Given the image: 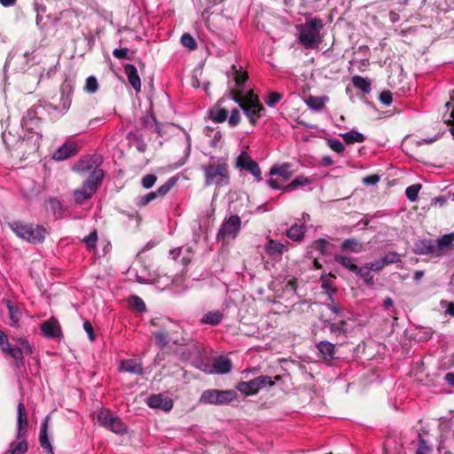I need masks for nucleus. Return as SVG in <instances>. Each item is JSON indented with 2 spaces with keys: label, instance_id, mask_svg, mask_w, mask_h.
<instances>
[{
  "label": "nucleus",
  "instance_id": "46",
  "mask_svg": "<svg viewBox=\"0 0 454 454\" xmlns=\"http://www.w3.org/2000/svg\"><path fill=\"white\" fill-rule=\"evenodd\" d=\"M129 304L134 309L140 312L145 311L146 309V306L143 299L137 295H134L129 299Z\"/></svg>",
  "mask_w": 454,
  "mask_h": 454
},
{
  "label": "nucleus",
  "instance_id": "32",
  "mask_svg": "<svg viewBox=\"0 0 454 454\" xmlns=\"http://www.w3.org/2000/svg\"><path fill=\"white\" fill-rule=\"evenodd\" d=\"M325 325L329 327L331 333L334 334L335 336H340L341 334L347 333V330L345 329L347 321L345 319H341L337 323H333L329 320H325Z\"/></svg>",
  "mask_w": 454,
  "mask_h": 454
},
{
  "label": "nucleus",
  "instance_id": "5",
  "mask_svg": "<svg viewBox=\"0 0 454 454\" xmlns=\"http://www.w3.org/2000/svg\"><path fill=\"white\" fill-rule=\"evenodd\" d=\"M153 325L158 326L159 331L153 333L155 338V343L161 348L168 346L170 340L176 345H185L186 340L184 338L174 339L170 337L171 330L168 326L171 324L168 318H154L151 321Z\"/></svg>",
  "mask_w": 454,
  "mask_h": 454
},
{
  "label": "nucleus",
  "instance_id": "31",
  "mask_svg": "<svg viewBox=\"0 0 454 454\" xmlns=\"http://www.w3.org/2000/svg\"><path fill=\"white\" fill-rule=\"evenodd\" d=\"M352 84L355 88L360 90L364 93H369L372 90V82L370 79L355 75L352 77Z\"/></svg>",
  "mask_w": 454,
  "mask_h": 454
},
{
  "label": "nucleus",
  "instance_id": "54",
  "mask_svg": "<svg viewBox=\"0 0 454 454\" xmlns=\"http://www.w3.org/2000/svg\"><path fill=\"white\" fill-rule=\"evenodd\" d=\"M98 240V233L95 230L90 232L89 235L83 238L82 242L87 246L88 248H95Z\"/></svg>",
  "mask_w": 454,
  "mask_h": 454
},
{
  "label": "nucleus",
  "instance_id": "64",
  "mask_svg": "<svg viewBox=\"0 0 454 454\" xmlns=\"http://www.w3.org/2000/svg\"><path fill=\"white\" fill-rule=\"evenodd\" d=\"M18 340L22 347L20 348L23 350V353H25L27 355H30L33 353V348L27 340H26L24 338H20V339H18Z\"/></svg>",
  "mask_w": 454,
  "mask_h": 454
},
{
  "label": "nucleus",
  "instance_id": "2",
  "mask_svg": "<svg viewBox=\"0 0 454 454\" xmlns=\"http://www.w3.org/2000/svg\"><path fill=\"white\" fill-rule=\"evenodd\" d=\"M103 163V158L99 154L86 155L82 157L72 168V169L80 175L86 176L87 180L102 182L105 173L100 168Z\"/></svg>",
  "mask_w": 454,
  "mask_h": 454
},
{
  "label": "nucleus",
  "instance_id": "62",
  "mask_svg": "<svg viewBox=\"0 0 454 454\" xmlns=\"http://www.w3.org/2000/svg\"><path fill=\"white\" fill-rule=\"evenodd\" d=\"M240 121L239 112L238 109H233L231 113V116L229 118V124L231 127L237 126Z\"/></svg>",
  "mask_w": 454,
  "mask_h": 454
},
{
  "label": "nucleus",
  "instance_id": "58",
  "mask_svg": "<svg viewBox=\"0 0 454 454\" xmlns=\"http://www.w3.org/2000/svg\"><path fill=\"white\" fill-rule=\"evenodd\" d=\"M282 94L273 91L269 94L268 99L265 101L268 106L273 107L282 98Z\"/></svg>",
  "mask_w": 454,
  "mask_h": 454
},
{
  "label": "nucleus",
  "instance_id": "19",
  "mask_svg": "<svg viewBox=\"0 0 454 454\" xmlns=\"http://www.w3.org/2000/svg\"><path fill=\"white\" fill-rule=\"evenodd\" d=\"M240 108L247 116L253 126L257 124V119L262 116V112L264 111V107L262 104L254 105L253 106H245V105L240 104Z\"/></svg>",
  "mask_w": 454,
  "mask_h": 454
},
{
  "label": "nucleus",
  "instance_id": "6",
  "mask_svg": "<svg viewBox=\"0 0 454 454\" xmlns=\"http://www.w3.org/2000/svg\"><path fill=\"white\" fill-rule=\"evenodd\" d=\"M237 398V392L232 389L204 390L200 397V403L212 405H226Z\"/></svg>",
  "mask_w": 454,
  "mask_h": 454
},
{
  "label": "nucleus",
  "instance_id": "34",
  "mask_svg": "<svg viewBox=\"0 0 454 454\" xmlns=\"http://www.w3.org/2000/svg\"><path fill=\"white\" fill-rule=\"evenodd\" d=\"M222 319L223 314L219 310L209 311L203 316L201 323L216 325L221 323Z\"/></svg>",
  "mask_w": 454,
  "mask_h": 454
},
{
  "label": "nucleus",
  "instance_id": "17",
  "mask_svg": "<svg viewBox=\"0 0 454 454\" xmlns=\"http://www.w3.org/2000/svg\"><path fill=\"white\" fill-rule=\"evenodd\" d=\"M147 404L151 408L168 411L173 407V401L170 398H163L161 395H153L147 399Z\"/></svg>",
  "mask_w": 454,
  "mask_h": 454
},
{
  "label": "nucleus",
  "instance_id": "30",
  "mask_svg": "<svg viewBox=\"0 0 454 454\" xmlns=\"http://www.w3.org/2000/svg\"><path fill=\"white\" fill-rule=\"evenodd\" d=\"M435 247L438 250L439 256L442 255L444 248L449 247L454 241V232L445 234L441 238L434 239Z\"/></svg>",
  "mask_w": 454,
  "mask_h": 454
},
{
  "label": "nucleus",
  "instance_id": "11",
  "mask_svg": "<svg viewBox=\"0 0 454 454\" xmlns=\"http://www.w3.org/2000/svg\"><path fill=\"white\" fill-rule=\"evenodd\" d=\"M101 182L85 179L81 189L74 192V198L77 204H82L89 200L98 190Z\"/></svg>",
  "mask_w": 454,
  "mask_h": 454
},
{
  "label": "nucleus",
  "instance_id": "16",
  "mask_svg": "<svg viewBox=\"0 0 454 454\" xmlns=\"http://www.w3.org/2000/svg\"><path fill=\"white\" fill-rule=\"evenodd\" d=\"M18 412V434L17 439L26 438L28 427L27 414L23 403H20L17 407Z\"/></svg>",
  "mask_w": 454,
  "mask_h": 454
},
{
  "label": "nucleus",
  "instance_id": "18",
  "mask_svg": "<svg viewBox=\"0 0 454 454\" xmlns=\"http://www.w3.org/2000/svg\"><path fill=\"white\" fill-rule=\"evenodd\" d=\"M50 416H46L40 427L39 442L41 447L46 450V454H53L52 446L48 437V422Z\"/></svg>",
  "mask_w": 454,
  "mask_h": 454
},
{
  "label": "nucleus",
  "instance_id": "55",
  "mask_svg": "<svg viewBox=\"0 0 454 454\" xmlns=\"http://www.w3.org/2000/svg\"><path fill=\"white\" fill-rule=\"evenodd\" d=\"M329 245V242L325 240V239H319L314 241L313 243V248L319 251L321 254H326V248Z\"/></svg>",
  "mask_w": 454,
  "mask_h": 454
},
{
  "label": "nucleus",
  "instance_id": "53",
  "mask_svg": "<svg viewBox=\"0 0 454 454\" xmlns=\"http://www.w3.org/2000/svg\"><path fill=\"white\" fill-rule=\"evenodd\" d=\"M229 112L225 108L218 109L215 114L211 113L213 121L218 123H222L226 121Z\"/></svg>",
  "mask_w": 454,
  "mask_h": 454
},
{
  "label": "nucleus",
  "instance_id": "48",
  "mask_svg": "<svg viewBox=\"0 0 454 454\" xmlns=\"http://www.w3.org/2000/svg\"><path fill=\"white\" fill-rule=\"evenodd\" d=\"M29 141H34V144H33V146L30 148V151L31 152H35V150L38 149L39 147V145H38V136L37 134H33L31 136H29L27 138H22L20 141V145H19V147H20L21 149H24L26 145L29 142Z\"/></svg>",
  "mask_w": 454,
  "mask_h": 454
},
{
  "label": "nucleus",
  "instance_id": "26",
  "mask_svg": "<svg viewBox=\"0 0 454 454\" xmlns=\"http://www.w3.org/2000/svg\"><path fill=\"white\" fill-rule=\"evenodd\" d=\"M306 228L302 224H294L288 230H286V236L294 241H301L304 238Z\"/></svg>",
  "mask_w": 454,
  "mask_h": 454
},
{
  "label": "nucleus",
  "instance_id": "3",
  "mask_svg": "<svg viewBox=\"0 0 454 454\" xmlns=\"http://www.w3.org/2000/svg\"><path fill=\"white\" fill-rule=\"evenodd\" d=\"M324 27V22L320 18H312L307 20L306 22L299 28V42L306 49H314L323 41L320 35L321 29Z\"/></svg>",
  "mask_w": 454,
  "mask_h": 454
},
{
  "label": "nucleus",
  "instance_id": "51",
  "mask_svg": "<svg viewBox=\"0 0 454 454\" xmlns=\"http://www.w3.org/2000/svg\"><path fill=\"white\" fill-rule=\"evenodd\" d=\"M385 266L393 264L395 262H398L401 261L400 254L395 252H387L385 254V255L381 258Z\"/></svg>",
  "mask_w": 454,
  "mask_h": 454
},
{
  "label": "nucleus",
  "instance_id": "24",
  "mask_svg": "<svg viewBox=\"0 0 454 454\" xmlns=\"http://www.w3.org/2000/svg\"><path fill=\"white\" fill-rule=\"evenodd\" d=\"M317 348L318 351L321 353L322 357L325 360L330 361V360L334 359L335 347L333 343H331L329 341H325V340L320 341L317 345Z\"/></svg>",
  "mask_w": 454,
  "mask_h": 454
},
{
  "label": "nucleus",
  "instance_id": "57",
  "mask_svg": "<svg viewBox=\"0 0 454 454\" xmlns=\"http://www.w3.org/2000/svg\"><path fill=\"white\" fill-rule=\"evenodd\" d=\"M157 181V176L153 174H148L142 178L141 184L145 189L152 188Z\"/></svg>",
  "mask_w": 454,
  "mask_h": 454
},
{
  "label": "nucleus",
  "instance_id": "38",
  "mask_svg": "<svg viewBox=\"0 0 454 454\" xmlns=\"http://www.w3.org/2000/svg\"><path fill=\"white\" fill-rule=\"evenodd\" d=\"M20 442H12L8 450L9 454H23L27 451L28 445L26 438H21Z\"/></svg>",
  "mask_w": 454,
  "mask_h": 454
},
{
  "label": "nucleus",
  "instance_id": "10",
  "mask_svg": "<svg viewBox=\"0 0 454 454\" xmlns=\"http://www.w3.org/2000/svg\"><path fill=\"white\" fill-rule=\"evenodd\" d=\"M234 167L239 170L248 171L257 182L262 180V171L258 163L246 152L242 151L237 157Z\"/></svg>",
  "mask_w": 454,
  "mask_h": 454
},
{
  "label": "nucleus",
  "instance_id": "4",
  "mask_svg": "<svg viewBox=\"0 0 454 454\" xmlns=\"http://www.w3.org/2000/svg\"><path fill=\"white\" fill-rule=\"evenodd\" d=\"M9 226L18 237L29 243L37 245L45 239L46 230L42 225L14 221Z\"/></svg>",
  "mask_w": 454,
  "mask_h": 454
},
{
  "label": "nucleus",
  "instance_id": "47",
  "mask_svg": "<svg viewBox=\"0 0 454 454\" xmlns=\"http://www.w3.org/2000/svg\"><path fill=\"white\" fill-rule=\"evenodd\" d=\"M113 55H114V58H116L118 59L132 60L133 59L134 52L129 54L128 48H121V49H114L113 51Z\"/></svg>",
  "mask_w": 454,
  "mask_h": 454
},
{
  "label": "nucleus",
  "instance_id": "13",
  "mask_svg": "<svg viewBox=\"0 0 454 454\" xmlns=\"http://www.w3.org/2000/svg\"><path fill=\"white\" fill-rule=\"evenodd\" d=\"M230 95L231 99L236 103L245 105V106H253L254 105L261 104L257 95L254 93L252 90L243 95V90L240 89H231Z\"/></svg>",
  "mask_w": 454,
  "mask_h": 454
},
{
  "label": "nucleus",
  "instance_id": "21",
  "mask_svg": "<svg viewBox=\"0 0 454 454\" xmlns=\"http://www.w3.org/2000/svg\"><path fill=\"white\" fill-rule=\"evenodd\" d=\"M292 165L290 163H283L281 165H273L270 168V176H278L281 177L282 181H286L294 174V171L291 169Z\"/></svg>",
  "mask_w": 454,
  "mask_h": 454
},
{
  "label": "nucleus",
  "instance_id": "43",
  "mask_svg": "<svg viewBox=\"0 0 454 454\" xmlns=\"http://www.w3.org/2000/svg\"><path fill=\"white\" fill-rule=\"evenodd\" d=\"M419 442L416 454H428L432 451V446L421 436L418 435Z\"/></svg>",
  "mask_w": 454,
  "mask_h": 454
},
{
  "label": "nucleus",
  "instance_id": "25",
  "mask_svg": "<svg viewBox=\"0 0 454 454\" xmlns=\"http://www.w3.org/2000/svg\"><path fill=\"white\" fill-rule=\"evenodd\" d=\"M121 369L136 375H141L144 371L142 364L134 359L123 361L121 364Z\"/></svg>",
  "mask_w": 454,
  "mask_h": 454
},
{
  "label": "nucleus",
  "instance_id": "28",
  "mask_svg": "<svg viewBox=\"0 0 454 454\" xmlns=\"http://www.w3.org/2000/svg\"><path fill=\"white\" fill-rule=\"evenodd\" d=\"M334 261L355 274L360 271V268L354 262V258L336 254Z\"/></svg>",
  "mask_w": 454,
  "mask_h": 454
},
{
  "label": "nucleus",
  "instance_id": "15",
  "mask_svg": "<svg viewBox=\"0 0 454 454\" xmlns=\"http://www.w3.org/2000/svg\"><path fill=\"white\" fill-rule=\"evenodd\" d=\"M413 251L416 254L427 255L431 254L438 257V250L435 247V241L434 239H423L414 243Z\"/></svg>",
  "mask_w": 454,
  "mask_h": 454
},
{
  "label": "nucleus",
  "instance_id": "29",
  "mask_svg": "<svg viewBox=\"0 0 454 454\" xmlns=\"http://www.w3.org/2000/svg\"><path fill=\"white\" fill-rule=\"evenodd\" d=\"M341 250L350 253H359L363 250V244L355 238L346 239L341 243Z\"/></svg>",
  "mask_w": 454,
  "mask_h": 454
},
{
  "label": "nucleus",
  "instance_id": "44",
  "mask_svg": "<svg viewBox=\"0 0 454 454\" xmlns=\"http://www.w3.org/2000/svg\"><path fill=\"white\" fill-rule=\"evenodd\" d=\"M181 43L184 47L188 48L190 51H194L197 48V43L195 39L189 33H184L181 36Z\"/></svg>",
  "mask_w": 454,
  "mask_h": 454
},
{
  "label": "nucleus",
  "instance_id": "22",
  "mask_svg": "<svg viewBox=\"0 0 454 454\" xmlns=\"http://www.w3.org/2000/svg\"><path fill=\"white\" fill-rule=\"evenodd\" d=\"M59 20H63L65 25L69 29H73L74 27H78L79 26L78 14L73 9L62 11L59 13Z\"/></svg>",
  "mask_w": 454,
  "mask_h": 454
},
{
  "label": "nucleus",
  "instance_id": "49",
  "mask_svg": "<svg viewBox=\"0 0 454 454\" xmlns=\"http://www.w3.org/2000/svg\"><path fill=\"white\" fill-rule=\"evenodd\" d=\"M371 270L366 269V265L364 268H360L359 272H356L357 276H360L366 284L372 286L374 284L373 276L371 274Z\"/></svg>",
  "mask_w": 454,
  "mask_h": 454
},
{
  "label": "nucleus",
  "instance_id": "35",
  "mask_svg": "<svg viewBox=\"0 0 454 454\" xmlns=\"http://www.w3.org/2000/svg\"><path fill=\"white\" fill-rule=\"evenodd\" d=\"M309 183L310 181L309 178L303 176H299L296 178H294L291 183L283 186L282 191L285 192H289L294 190H296L299 186H303L309 184Z\"/></svg>",
  "mask_w": 454,
  "mask_h": 454
},
{
  "label": "nucleus",
  "instance_id": "42",
  "mask_svg": "<svg viewBox=\"0 0 454 454\" xmlns=\"http://www.w3.org/2000/svg\"><path fill=\"white\" fill-rule=\"evenodd\" d=\"M176 184V178L171 177L169 178L165 184L160 185L155 192L157 195L160 198L164 197L175 185Z\"/></svg>",
  "mask_w": 454,
  "mask_h": 454
},
{
  "label": "nucleus",
  "instance_id": "14",
  "mask_svg": "<svg viewBox=\"0 0 454 454\" xmlns=\"http://www.w3.org/2000/svg\"><path fill=\"white\" fill-rule=\"evenodd\" d=\"M79 148L75 142L67 141L53 153L55 160H65L78 153Z\"/></svg>",
  "mask_w": 454,
  "mask_h": 454
},
{
  "label": "nucleus",
  "instance_id": "40",
  "mask_svg": "<svg viewBox=\"0 0 454 454\" xmlns=\"http://www.w3.org/2000/svg\"><path fill=\"white\" fill-rule=\"evenodd\" d=\"M15 361V364L18 368L24 366L25 361L23 356V350L20 348H14L8 353Z\"/></svg>",
  "mask_w": 454,
  "mask_h": 454
},
{
  "label": "nucleus",
  "instance_id": "60",
  "mask_svg": "<svg viewBox=\"0 0 454 454\" xmlns=\"http://www.w3.org/2000/svg\"><path fill=\"white\" fill-rule=\"evenodd\" d=\"M380 101L385 106H390L393 101L392 93L389 90H383L379 97Z\"/></svg>",
  "mask_w": 454,
  "mask_h": 454
},
{
  "label": "nucleus",
  "instance_id": "63",
  "mask_svg": "<svg viewBox=\"0 0 454 454\" xmlns=\"http://www.w3.org/2000/svg\"><path fill=\"white\" fill-rule=\"evenodd\" d=\"M328 299L330 302L326 303V307L335 314L341 313L342 308L334 302L333 298L331 294L329 295Z\"/></svg>",
  "mask_w": 454,
  "mask_h": 454
},
{
  "label": "nucleus",
  "instance_id": "20",
  "mask_svg": "<svg viewBox=\"0 0 454 454\" xmlns=\"http://www.w3.org/2000/svg\"><path fill=\"white\" fill-rule=\"evenodd\" d=\"M124 72L128 77V81L132 88L137 91L141 90V80L138 75L137 70L134 65L126 64L124 66Z\"/></svg>",
  "mask_w": 454,
  "mask_h": 454
},
{
  "label": "nucleus",
  "instance_id": "7",
  "mask_svg": "<svg viewBox=\"0 0 454 454\" xmlns=\"http://www.w3.org/2000/svg\"><path fill=\"white\" fill-rule=\"evenodd\" d=\"M97 421L101 427L115 434H121L127 431V427L122 420L106 408H102L97 412Z\"/></svg>",
  "mask_w": 454,
  "mask_h": 454
},
{
  "label": "nucleus",
  "instance_id": "45",
  "mask_svg": "<svg viewBox=\"0 0 454 454\" xmlns=\"http://www.w3.org/2000/svg\"><path fill=\"white\" fill-rule=\"evenodd\" d=\"M6 305H7L8 310H9L10 318L12 321V325H14L20 321V319L21 317V313L20 312V310L17 308H15L12 304V302L10 301H7Z\"/></svg>",
  "mask_w": 454,
  "mask_h": 454
},
{
  "label": "nucleus",
  "instance_id": "33",
  "mask_svg": "<svg viewBox=\"0 0 454 454\" xmlns=\"http://www.w3.org/2000/svg\"><path fill=\"white\" fill-rule=\"evenodd\" d=\"M327 97L309 96L305 100L306 105L316 111H321L325 107Z\"/></svg>",
  "mask_w": 454,
  "mask_h": 454
},
{
  "label": "nucleus",
  "instance_id": "59",
  "mask_svg": "<svg viewBox=\"0 0 454 454\" xmlns=\"http://www.w3.org/2000/svg\"><path fill=\"white\" fill-rule=\"evenodd\" d=\"M297 288H298V280L296 278H292L286 282V284L284 287V291L288 292V293L290 292L294 294L296 293Z\"/></svg>",
  "mask_w": 454,
  "mask_h": 454
},
{
  "label": "nucleus",
  "instance_id": "23",
  "mask_svg": "<svg viewBox=\"0 0 454 454\" xmlns=\"http://www.w3.org/2000/svg\"><path fill=\"white\" fill-rule=\"evenodd\" d=\"M213 368L215 372L224 374L231 370L232 364L229 358L221 356L214 359Z\"/></svg>",
  "mask_w": 454,
  "mask_h": 454
},
{
  "label": "nucleus",
  "instance_id": "12",
  "mask_svg": "<svg viewBox=\"0 0 454 454\" xmlns=\"http://www.w3.org/2000/svg\"><path fill=\"white\" fill-rule=\"evenodd\" d=\"M40 329L43 335L48 339L60 340L64 337L61 326L54 317H51L48 320L43 322L40 325Z\"/></svg>",
  "mask_w": 454,
  "mask_h": 454
},
{
  "label": "nucleus",
  "instance_id": "50",
  "mask_svg": "<svg viewBox=\"0 0 454 454\" xmlns=\"http://www.w3.org/2000/svg\"><path fill=\"white\" fill-rule=\"evenodd\" d=\"M159 198L156 192H150L147 194L141 197V199L137 201V206L139 207H143L147 206L151 201Z\"/></svg>",
  "mask_w": 454,
  "mask_h": 454
},
{
  "label": "nucleus",
  "instance_id": "61",
  "mask_svg": "<svg viewBox=\"0 0 454 454\" xmlns=\"http://www.w3.org/2000/svg\"><path fill=\"white\" fill-rule=\"evenodd\" d=\"M385 267L382 259H378L366 264V269H370L373 271H380Z\"/></svg>",
  "mask_w": 454,
  "mask_h": 454
},
{
  "label": "nucleus",
  "instance_id": "52",
  "mask_svg": "<svg viewBox=\"0 0 454 454\" xmlns=\"http://www.w3.org/2000/svg\"><path fill=\"white\" fill-rule=\"evenodd\" d=\"M98 89V81L96 79L95 76H89L87 79H86V84H85V87H84V90L88 92V93H95Z\"/></svg>",
  "mask_w": 454,
  "mask_h": 454
},
{
  "label": "nucleus",
  "instance_id": "56",
  "mask_svg": "<svg viewBox=\"0 0 454 454\" xmlns=\"http://www.w3.org/2000/svg\"><path fill=\"white\" fill-rule=\"evenodd\" d=\"M327 145L333 151L338 153H341L345 150V145L338 139H329Z\"/></svg>",
  "mask_w": 454,
  "mask_h": 454
},
{
  "label": "nucleus",
  "instance_id": "37",
  "mask_svg": "<svg viewBox=\"0 0 454 454\" xmlns=\"http://www.w3.org/2000/svg\"><path fill=\"white\" fill-rule=\"evenodd\" d=\"M231 70L233 71V79L235 81L237 87H242L248 79L247 72L237 69V67L235 65L231 66Z\"/></svg>",
  "mask_w": 454,
  "mask_h": 454
},
{
  "label": "nucleus",
  "instance_id": "9",
  "mask_svg": "<svg viewBox=\"0 0 454 454\" xmlns=\"http://www.w3.org/2000/svg\"><path fill=\"white\" fill-rule=\"evenodd\" d=\"M266 385L273 386L274 381L270 376L262 375L249 381H240L237 385V389L246 395H255L261 388Z\"/></svg>",
  "mask_w": 454,
  "mask_h": 454
},
{
  "label": "nucleus",
  "instance_id": "41",
  "mask_svg": "<svg viewBox=\"0 0 454 454\" xmlns=\"http://www.w3.org/2000/svg\"><path fill=\"white\" fill-rule=\"evenodd\" d=\"M422 185L420 184H414L408 186L405 190V194L409 200L414 202L418 199V195L419 191L421 190Z\"/></svg>",
  "mask_w": 454,
  "mask_h": 454
},
{
  "label": "nucleus",
  "instance_id": "39",
  "mask_svg": "<svg viewBox=\"0 0 454 454\" xmlns=\"http://www.w3.org/2000/svg\"><path fill=\"white\" fill-rule=\"evenodd\" d=\"M445 106L448 110L452 107L451 111L450 113L444 114L442 118L447 125L451 126L450 132L454 137V105L452 106V102L449 101L445 104Z\"/></svg>",
  "mask_w": 454,
  "mask_h": 454
},
{
  "label": "nucleus",
  "instance_id": "27",
  "mask_svg": "<svg viewBox=\"0 0 454 454\" xmlns=\"http://www.w3.org/2000/svg\"><path fill=\"white\" fill-rule=\"evenodd\" d=\"M265 250L270 256L281 255L285 251H287V247L276 240L270 239L266 244Z\"/></svg>",
  "mask_w": 454,
  "mask_h": 454
},
{
  "label": "nucleus",
  "instance_id": "8",
  "mask_svg": "<svg viewBox=\"0 0 454 454\" xmlns=\"http://www.w3.org/2000/svg\"><path fill=\"white\" fill-rule=\"evenodd\" d=\"M241 230V219L238 215H231L225 218L221 224L217 233V240L235 239Z\"/></svg>",
  "mask_w": 454,
  "mask_h": 454
},
{
  "label": "nucleus",
  "instance_id": "1",
  "mask_svg": "<svg viewBox=\"0 0 454 454\" xmlns=\"http://www.w3.org/2000/svg\"><path fill=\"white\" fill-rule=\"evenodd\" d=\"M205 186L226 187L231 183V172L227 159L210 157L207 163L201 166Z\"/></svg>",
  "mask_w": 454,
  "mask_h": 454
},
{
  "label": "nucleus",
  "instance_id": "36",
  "mask_svg": "<svg viewBox=\"0 0 454 454\" xmlns=\"http://www.w3.org/2000/svg\"><path fill=\"white\" fill-rule=\"evenodd\" d=\"M341 137L347 144L363 143L365 140L364 136L355 129L342 134Z\"/></svg>",
  "mask_w": 454,
  "mask_h": 454
}]
</instances>
